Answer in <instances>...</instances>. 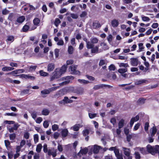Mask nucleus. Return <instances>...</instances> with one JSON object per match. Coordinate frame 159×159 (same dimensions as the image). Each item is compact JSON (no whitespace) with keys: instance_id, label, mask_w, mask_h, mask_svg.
I'll return each mask as SVG.
<instances>
[{"instance_id":"obj_9","label":"nucleus","mask_w":159,"mask_h":159,"mask_svg":"<svg viewBox=\"0 0 159 159\" xmlns=\"http://www.w3.org/2000/svg\"><path fill=\"white\" fill-rule=\"evenodd\" d=\"M122 149L124 152V154L127 157H130V154L131 151L130 149L129 148L123 147Z\"/></svg>"},{"instance_id":"obj_27","label":"nucleus","mask_w":159,"mask_h":159,"mask_svg":"<svg viewBox=\"0 0 159 159\" xmlns=\"http://www.w3.org/2000/svg\"><path fill=\"white\" fill-rule=\"evenodd\" d=\"M40 21V20L38 18H36L34 19L33 22L34 25H38Z\"/></svg>"},{"instance_id":"obj_16","label":"nucleus","mask_w":159,"mask_h":159,"mask_svg":"<svg viewBox=\"0 0 159 159\" xmlns=\"http://www.w3.org/2000/svg\"><path fill=\"white\" fill-rule=\"evenodd\" d=\"M82 127V125H81L80 124H76L72 126L71 128V129H73L75 131H78L80 127Z\"/></svg>"},{"instance_id":"obj_24","label":"nucleus","mask_w":159,"mask_h":159,"mask_svg":"<svg viewBox=\"0 0 159 159\" xmlns=\"http://www.w3.org/2000/svg\"><path fill=\"white\" fill-rule=\"evenodd\" d=\"M118 64L120 67H124L125 68H126L129 67V65L127 63H119Z\"/></svg>"},{"instance_id":"obj_6","label":"nucleus","mask_w":159,"mask_h":159,"mask_svg":"<svg viewBox=\"0 0 159 159\" xmlns=\"http://www.w3.org/2000/svg\"><path fill=\"white\" fill-rule=\"evenodd\" d=\"M20 77L22 78H25L26 79H29L32 80H35V77L34 76L30 75L29 74L26 75L23 74L20 75Z\"/></svg>"},{"instance_id":"obj_61","label":"nucleus","mask_w":159,"mask_h":159,"mask_svg":"<svg viewBox=\"0 0 159 159\" xmlns=\"http://www.w3.org/2000/svg\"><path fill=\"white\" fill-rule=\"evenodd\" d=\"M9 65L11 66V67H16L18 66L17 63L13 62H10V63Z\"/></svg>"},{"instance_id":"obj_39","label":"nucleus","mask_w":159,"mask_h":159,"mask_svg":"<svg viewBox=\"0 0 159 159\" xmlns=\"http://www.w3.org/2000/svg\"><path fill=\"white\" fill-rule=\"evenodd\" d=\"M37 68L36 66H31L29 67V72H31L33 71H34Z\"/></svg>"},{"instance_id":"obj_13","label":"nucleus","mask_w":159,"mask_h":159,"mask_svg":"<svg viewBox=\"0 0 159 159\" xmlns=\"http://www.w3.org/2000/svg\"><path fill=\"white\" fill-rule=\"evenodd\" d=\"M131 63L133 66H137L138 64V59L136 58L131 59Z\"/></svg>"},{"instance_id":"obj_21","label":"nucleus","mask_w":159,"mask_h":159,"mask_svg":"<svg viewBox=\"0 0 159 159\" xmlns=\"http://www.w3.org/2000/svg\"><path fill=\"white\" fill-rule=\"evenodd\" d=\"M14 40V37L13 36H8L7 37V39H6V41L7 42H13Z\"/></svg>"},{"instance_id":"obj_48","label":"nucleus","mask_w":159,"mask_h":159,"mask_svg":"<svg viewBox=\"0 0 159 159\" xmlns=\"http://www.w3.org/2000/svg\"><path fill=\"white\" fill-rule=\"evenodd\" d=\"M14 14L13 13H10L8 17V19L11 21H12L14 19Z\"/></svg>"},{"instance_id":"obj_60","label":"nucleus","mask_w":159,"mask_h":159,"mask_svg":"<svg viewBox=\"0 0 159 159\" xmlns=\"http://www.w3.org/2000/svg\"><path fill=\"white\" fill-rule=\"evenodd\" d=\"M16 135L15 134H10L9 135V137L10 140H14L16 138Z\"/></svg>"},{"instance_id":"obj_54","label":"nucleus","mask_w":159,"mask_h":159,"mask_svg":"<svg viewBox=\"0 0 159 159\" xmlns=\"http://www.w3.org/2000/svg\"><path fill=\"white\" fill-rule=\"evenodd\" d=\"M29 7V10H34L37 9V7H35L34 6L32 5H30V4L28 5Z\"/></svg>"},{"instance_id":"obj_50","label":"nucleus","mask_w":159,"mask_h":159,"mask_svg":"<svg viewBox=\"0 0 159 159\" xmlns=\"http://www.w3.org/2000/svg\"><path fill=\"white\" fill-rule=\"evenodd\" d=\"M121 132V130L120 128H118L116 130V133L117 134V135L118 137H120V133Z\"/></svg>"},{"instance_id":"obj_26","label":"nucleus","mask_w":159,"mask_h":159,"mask_svg":"<svg viewBox=\"0 0 159 159\" xmlns=\"http://www.w3.org/2000/svg\"><path fill=\"white\" fill-rule=\"evenodd\" d=\"M42 148V144L41 143H39L37 145L36 151L38 153H39L41 151Z\"/></svg>"},{"instance_id":"obj_3","label":"nucleus","mask_w":159,"mask_h":159,"mask_svg":"<svg viewBox=\"0 0 159 159\" xmlns=\"http://www.w3.org/2000/svg\"><path fill=\"white\" fill-rule=\"evenodd\" d=\"M73 79V77L71 76H67L62 78L61 79H60L59 80H64V81L59 84V86L60 87V86H63L68 84L70 81V80Z\"/></svg>"},{"instance_id":"obj_25","label":"nucleus","mask_w":159,"mask_h":159,"mask_svg":"<svg viewBox=\"0 0 159 159\" xmlns=\"http://www.w3.org/2000/svg\"><path fill=\"white\" fill-rule=\"evenodd\" d=\"M86 46L88 48L91 49L93 48L94 45L91 41L90 42L88 41V42H87Z\"/></svg>"},{"instance_id":"obj_32","label":"nucleus","mask_w":159,"mask_h":159,"mask_svg":"<svg viewBox=\"0 0 159 159\" xmlns=\"http://www.w3.org/2000/svg\"><path fill=\"white\" fill-rule=\"evenodd\" d=\"M74 51V48L72 46H68V51L69 54H71L73 53Z\"/></svg>"},{"instance_id":"obj_23","label":"nucleus","mask_w":159,"mask_h":159,"mask_svg":"<svg viewBox=\"0 0 159 159\" xmlns=\"http://www.w3.org/2000/svg\"><path fill=\"white\" fill-rule=\"evenodd\" d=\"M68 131L67 129H64L61 131V135L62 137H66L68 134Z\"/></svg>"},{"instance_id":"obj_49","label":"nucleus","mask_w":159,"mask_h":159,"mask_svg":"<svg viewBox=\"0 0 159 159\" xmlns=\"http://www.w3.org/2000/svg\"><path fill=\"white\" fill-rule=\"evenodd\" d=\"M50 93V92L49 89L44 90H42L41 91V93L42 94H48Z\"/></svg>"},{"instance_id":"obj_45","label":"nucleus","mask_w":159,"mask_h":159,"mask_svg":"<svg viewBox=\"0 0 159 159\" xmlns=\"http://www.w3.org/2000/svg\"><path fill=\"white\" fill-rule=\"evenodd\" d=\"M98 47L97 46L93 48H92L91 52L92 53H95L97 52L98 51Z\"/></svg>"},{"instance_id":"obj_38","label":"nucleus","mask_w":159,"mask_h":159,"mask_svg":"<svg viewBox=\"0 0 159 159\" xmlns=\"http://www.w3.org/2000/svg\"><path fill=\"white\" fill-rule=\"evenodd\" d=\"M49 113V110L47 109H45L42 111V114L43 115L47 116L48 115Z\"/></svg>"},{"instance_id":"obj_36","label":"nucleus","mask_w":159,"mask_h":159,"mask_svg":"<svg viewBox=\"0 0 159 159\" xmlns=\"http://www.w3.org/2000/svg\"><path fill=\"white\" fill-rule=\"evenodd\" d=\"M78 81L80 83L84 84H87L89 83V81L79 79L78 80Z\"/></svg>"},{"instance_id":"obj_37","label":"nucleus","mask_w":159,"mask_h":159,"mask_svg":"<svg viewBox=\"0 0 159 159\" xmlns=\"http://www.w3.org/2000/svg\"><path fill=\"white\" fill-rule=\"evenodd\" d=\"M103 86L104 85L103 84L96 85L93 87V89L95 90H97L103 87Z\"/></svg>"},{"instance_id":"obj_63","label":"nucleus","mask_w":159,"mask_h":159,"mask_svg":"<svg viewBox=\"0 0 159 159\" xmlns=\"http://www.w3.org/2000/svg\"><path fill=\"white\" fill-rule=\"evenodd\" d=\"M9 12V11L7 10L6 8L4 9L2 11V14L4 15L8 14Z\"/></svg>"},{"instance_id":"obj_4","label":"nucleus","mask_w":159,"mask_h":159,"mask_svg":"<svg viewBox=\"0 0 159 159\" xmlns=\"http://www.w3.org/2000/svg\"><path fill=\"white\" fill-rule=\"evenodd\" d=\"M77 68V66L76 65H72L70 66L69 69V71L73 74L80 75V71L76 70Z\"/></svg>"},{"instance_id":"obj_62","label":"nucleus","mask_w":159,"mask_h":159,"mask_svg":"<svg viewBox=\"0 0 159 159\" xmlns=\"http://www.w3.org/2000/svg\"><path fill=\"white\" fill-rule=\"evenodd\" d=\"M43 125L45 128H47L49 126L48 122V121L46 120L44 121L43 123Z\"/></svg>"},{"instance_id":"obj_55","label":"nucleus","mask_w":159,"mask_h":159,"mask_svg":"<svg viewBox=\"0 0 159 159\" xmlns=\"http://www.w3.org/2000/svg\"><path fill=\"white\" fill-rule=\"evenodd\" d=\"M5 145L7 148H9V146L10 144V142L7 140H5L4 141Z\"/></svg>"},{"instance_id":"obj_20","label":"nucleus","mask_w":159,"mask_h":159,"mask_svg":"<svg viewBox=\"0 0 159 159\" xmlns=\"http://www.w3.org/2000/svg\"><path fill=\"white\" fill-rule=\"evenodd\" d=\"M68 101V98L66 97H64V98L61 101L59 102V103L60 104H65L67 103Z\"/></svg>"},{"instance_id":"obj_11","label":"nucleus","mask_w":159,"mask_h":159,"mask_svg":"<svg viewBox=\"0 0 159 159\" xmlns=\"http://www.w3.org/2000/svg\"><path fill=\"white\" fill-rule=\"evenodd\" d=\"M55 64L54 63H49L47 66V71L50 72L53 70L55 68Z\"/></svg>"},{"instance_id":"obj_41","label":"nucleus","mask_w":159,"mask_h":159,"mask_svg":"<svg viewBox=\"0 0 159 159\" xmlns=\"http://www.w3.org/2000/svg\"><path fill=\"white\" fill-rule=\"evenodd\" d=\"M59 128L58 125L57 124H54L52 126V128L53 131L57 130Z\"/></svg>"},{"instance_id":"obj_44","label":"nucleus","mask_w":159,"mask_h":159,"mask_svg":"<svg viewBox=\"0 0 159 159\" xmlns=\"http://www.w3.org/2000/svg\"><path fill=\"white\" fill-rule=\"evenodd\" d=\"M110 122L114 126L116 123V119L115 118H112L110 119Z\"/></svg>"},{"instance_id":"obj_43","label":"nucleus","mask_w":159,"mask_h":159,"mask_svg":"<svg viewBox=\"0 0 159 159\" xmlns=\"http://www.w3.org/2000/svg\"><path fill=\"white\" fill-rule=\"evenodd\" d=\"M90 41L91 42L93 43H97L98 42V39L96 38H92L91 39Z\"/></svg>"},{"instance_id":"obj_47","label":"nucleus","mask_w":159,"mask_h":159,"mask_svg":"<svg viewBox=\"0 0 159 159\" xmlns=\"http://www.w3.org/2000/svg\"><path fill=\"white\" fill-rule=\"evenodd\" d=\"M34 154V152L33 151H30L29 152L28 156V159H31L32 157V155Z\"/></svg>"},{"instance_id":"obj_10","label":"nucleus","mask_w":159,"mask_h":159,"mask_svg":"<svg viewBox=\"0 0 159 159\" xmlns=\"http://www.w3.org/2000/svg\"><path fill=\"white\" fill-rule=\"evenodd\" d=\"M135 151H139L140 152L143 154H145L146 153V151L144 148L141 147H136L134 148Z\"/></svg>"},{"instance_id":"obj_28","label":"nucleus","mask_w":159,"mask_h":159,"mask_svg":"<svg viewBox=\"0 0 159 159\" xmlns=\"http://www.w3.org/2000/svg\"><path fill=\"white\" fill-rule=\"evenodd\" d=\"M39 73L40 76L44 77L47 76L48 75V74L45 72H44L43 70H40L39 71Z\"/></svg>"},{"instance_id":"obj_2","label":"nucleus","mask_w":159,"mask_h":159,"mask_svg":"<svg viewBox=\"0 0 159 159\" xmlns=\"http://www.w3.org/2000/svg\"><path fill=\"white\" fill-rule=\"evenodd\" d=\"M158 145L152 147L150 145H148L147 146V151L153 155H155L159 151V148Z\"/></svg>"},{"instance_id":"obj_18","label":"nucleus","mask_w":159,"mask_h":159,"mask_svg":"<svg viewBox=\"0 0 159 159\" xmlns=\"http://www.w3.org/2000/svg\"><path fill=\"white\" fill-rule=\"evenodd\" d=\"M14 68L10 66H6L2 68V70L4 71H11L14 70Z\"/></svg>"},{"instance_id":"obj_59","label":"nucleus","mask_w":159,"mask_h":159,"mask_svg":"<svg viewBox=\"0 0 159 159\" xmlns=\"http://www.w3.org/2000/svg\"><path fill=\"white\" fill-rule=\"evenodd\" d=\"M29 28V27L28 25H25L23 28V30L24 32L27 31Z\"/></svg>"},{"instance_id":"obj_17","label":"nucleus","mask_w":159,"mask_h":159,"mask_svg":"<svg viewBox=\"0 0 159 159\" xmlns=\"http://www.w3.org/2000/svg\"><path fill=\"white\" fill-rule=\"evenodd\" d=\"M148 81L145 79H141L139 80H137L135 82V84L137 85H140L146 83Z\"/></svg>"},{"instance_id":"obj_14","label":"nucleus","mask_w":159,"mask_h":159,"mask_svg":"<svg viewBox=\"0 0 159 159\" xmlns=\"http://www.w3.org/2000/svg\"><path fill=\"white\" fill-rule=\"evenodd\" d=\"M91 149H93V152L94 153H97L99 151L100 148L101 147L97 145H94L93 147V146L89 147V148H90Z\"/></svg>"},{"instance_id":"obj_52","label":"nucleus","mask_w":159,"mask_h":159,"mask_svg":"<svg viewBox=\"0 0 159 159\" xmlns=\"http://www.w3.org/2000/svg\"><path fill=\"white\" fill-rule=\"evenodd\" d=\"M13 127H12L13 129L15 130H16L18 129V128L19 127L20 125H19L17 123H14Z\"/></svg>"},{"instance_id":"obj_5","label":"nucleus","mask_w":159,"mask_h":159,"mask_svg":"<svg viewBox=\"0 0 159 159\" xmlns=\"http://www.w3.org/2000/svg\"><path fill=\"white\" fill-rule=\"evenodd\" d=\"M48 154L49 156L52 155L53 157H55L57 155V150L53 148L49 149L48 151Z\"/></svg>"},{"instance_id":"obj_34","label":"nucleus","mask_w":159,"mask_h":159,"mask_svg":"<svg viewBox=\"0 0 159 159\" xmlns=\"http://www.w3.org/2000/svg\"><path fill=\"white\" fill-rule=\"evenodd\" d=\"M143 44L141 43L138 44V46L139 47V49L137 51L138 52H140L142 51V50L144 49V47L143 46Z\"/></svg>"},{"instance_id":"obj_30","label":"nucleus","mask_w":159,"mask_h":159,"mask_svg":"<svg viewBox=\"0 0 159 159\" xmlns=\"http://www.w3.org/2000/svg\"><path fill=\"white\" fill-rule=\"evenodd\" d=\"M127 71V68H120L118 69V71L119 73L122 74L124 73Z\"/></svg>"},{"instance_id":"obj_64","label":"nucleus","mask_w":159,"mask_h":159,"mask_svg":"<svg viewBox=\"0 0 159 159\" xmlns=\"http://www.w3.org/2000/svg\"><path fill=\"white\" fill-rule=\"evenodd\" d=\"M34 159H39V153H35L34 154Z\"/></svg>"},{"instance_id":"obj_46","label":"nucleus","mask_w":159,"mask_h":159,"mask_svg":"<svg viewBox=\"0 0 159 159\" xmlns=\"http://www.w3.org/2000/svg\"><path fill=\"white\" fill-rule=\"evenodd\" d=\"M89 116L90 119H93L96 116L97 114L96 113L93 114L89 113Z\"/></svg>"},{"instance_id":"obj_31","label":"nucleus","mask_w":159,"mask_h":159,"mask_svg":"<svg viewBox=\"0 0 159 159\" xmlns=\"http://www.w3.org/2000/svg\"><path fill=\"white\" fill-rule=\"evenodd\" d=\"M107 61L106 60H101L99 63V65L100 66H103L105 65L107 63Z\"/></svg>"},{"instance_id":"obj_19","label":"nucleus","mask_w":159,"mask_h":159,"mask_svg":"<svg viewBox=\"0 0 159 159\" xmlns=\"http://www.w3.org/2000/svg\"><path fill=\"white\" fill-rule=\"evenodd\" d=\"M88 150L87 148H85L81 150L80 152L78 153V155L81 156V154H86L88 152Z\"/></svg>"},{"instance_id":"obj_51","label":"nucleus","mask_w":159,"mask_h":159,"mask_svg":"<svg viewBox=\"0 0 159 159\" xmlns=\"http://www.w3.org/2000/svg\"><path fill=\"white\" fill-rule=\"evenodd\" d=\"M61 23L60 20L58 18H56L55 19L54 24L57 27L58 25L59 24Z\"/></svg>"},{"instance_id":"obj_29","label":"nucleus","mask_w":159,"mask_h":159,"mask_svg":"<svg viewBox=\"0 0 159 159\" xmlns=\"http://www.w3.org/2000/svg\"><path fill=\"white\" fill-rule=\"evenodd\" d=\"M100 46L102 47L103 49L104 50H106L108 49L109 48L107 46V44L104 42L101 43H100Z\"/></svg>"},{"instance_id":"obj_22","label":"nucleus","mask_w":159,"mask_h":159,"mask_svg":"<svg viewBox=\"0 0 159 159\" xmlns=\"http://www.w3.org/2000/svg\"><path fill=\"white\" fill-rule=\"evenodd\" d=\"M125 120L123 119L121 120L119 122L118 124V128H121L123 127L124 125Z\"/></svg>"},{"instance_id":"obj_57","label":"nucleus","mask_w":159,"mask_h":159,"mask_svg":"<svg viewBox=\"0 0 159 159\" xmlns=\"http://www.w3.org/2000/svg\"><path fill=\"white\" fill-rule=\"evenodd\" d=\"M112 36L111 34H109L107 37V39L109 43H110L112 40Z\"/></svg>"},{"instance_id":"obj_15","label":"nucleus","mask_w":159,"mask_h":159,"mask_svg":"<svg viewBox=\"0 0 159 159\" xmlns=\"http://www.w3.org/2000/svg\"><path fill=\"white\" fill-rule=\"evenodd\" d=\"M111 25L114 27H117L119 24L118 20L116 19H114L111 22Z\"/></svg>"},{"instance_id":"obj_56","label":"nucleus","mask_w":159,"mask_h":159,"mask_svg":"<svg viewBox=\"0 0 159 159\" xmlns=\"http://www.w3.org/2000/svg\"><path fill=\"white\" fill-rule=\"evenodd\" d=\"M29 90L28 89H25L22 90L21 93L22 95H24L26 94H27L29 93Z\"/></svg>"},{"instance_id":"obj_12","label":"nucleus","mask_w":159,"mask_h":159,"mask_svg":"<svg viewBox=\"0 0 159 159\" xmlns=\"http://www.w3.org/2000/svg\"><path fill=\"white\" fill-rule=\"evenodd\" d=\"M139 116L137 115L135 117L132 118L130 122V125L131 127L133 126L134 122L136 121L139 120Z\"/></svg>"},{"instance_id":"obj_33","label":"nucleus","mask_w":159,"mask_h":159,"mask_svg":"<svg viewBox=\"0 0 159 159\" xmlns=\"http://www.w3.org/2000/svg\"><path fill=\"white\" fill-rule=\"evenodd\" d=\"M157 131V129L155 127L153 126L152 129V132L151 133V136H153L156 134Z\"/></svg>"},{"instance_id":"obj_1","label":"nucleus","mask_w":159,"mask_h":159,"mask_svg":"<svg viewBox=\"0 0 159 159\" xmlns=\"http://www.w3.org/2000/svg\"><path fill=\"white\" fill-rule=\"evenodd\" d=\"M67 68V66L64 65L61 68H56L53 72L52 75L50 78V81H52L60 77L66 72Z\"/></svg>"},{"instance_id":"obj_8","label":"nucleus","mask_w":159,"mask_h":159,"mask_svg":"<svg viewBox=\"0 0 159 159\" xmlns=\"http://www.w3.org/2000/svg\"><path fill=\"white\" fill-rule=\"evenodd\" d=\"M54 40L55 41L57 42V44L59 46H62L64 45V42L62 39H59L58 38L55 37L54 38Z\"/></svg>"},{"instance_id":"obj_7","label":"nucleus","mask_w":159,"mask_h":159,"mask_svg":"<svg viewBox=\"0 0 159 159\" xmlns=\"http://www.w3.org/2000/svg\"><path fill=\"white\" fill-rule=\"evenodd\" d=\"M25 20V18L24 16H20L18 17L15 22L16 25H19L22 23Z\"/></svg>"},{"instance_id":"obj_58","label":"nucleus","mask_w":159,"mask_h":159,"mask_svg":"<svg viewBox=\"0 0 159 159\" xmlns=\"http://www.w3.org/2000/svg\"><path fill=\"white\" fill-rule=\"evenodd\" d=\"M142 18L143 20L144 21H149L150 20L149 18L144 16H142Z\"/></svg>"},{"instance_id":"obj_35","label":"nucleus","mask_w":159,"mask_h":159,"mask_svg":"<svg viewBox=\"0 0 159 159\" xmlns=\"http://www.w3.org/2000/svg\"><path fill=\"white\" fill-rule=\"evenodd\" d=\"M93 26L94 28H98L100 27L101 25L97 21H95L93 22Z\"/></svg>"},{"instance_id":"obj_42","label":"nucleus","mask_w":159,"mask_h":159,"mask_svg":"<svg viewBox=\"0 0 159 159\" xmlns=\"http://www.w3.org/2000/svg\"><path fill=\"white\" fill-rule=\"evenodd\" d=\"M89 130L88 129H85L83 131V135L84 136H87L89 133Z\"/></svg>"},{"instance_id":"obj_40","label":"nucleus","mask_w":159,"mask_h":159,"mask_svg":"<svg viewBox=\"0 0 159 159\" xmlns=\"http://www.w3.org/2000/svg\"><path fill=\"white\" fill-rule=\"evenodd\" d=\"M134 155L135 156V158L136 159H140V154L137 151H135Z\"/></svg>"},{"instance_id":"obj_53","label":"nucleus","mask_w":159,"mask_h":159,"mask_svg":"<svg viewBox=\"0 0 159 159\" xmlns=\"http://www.w3.org/2000/svg\"><path fill=\"white\" fill-rule=\"evenodd\" d=\"M39 139V136L38 134H35L34 135V140L35 143L38 142Z\"/></svg>"}]
</instances>
